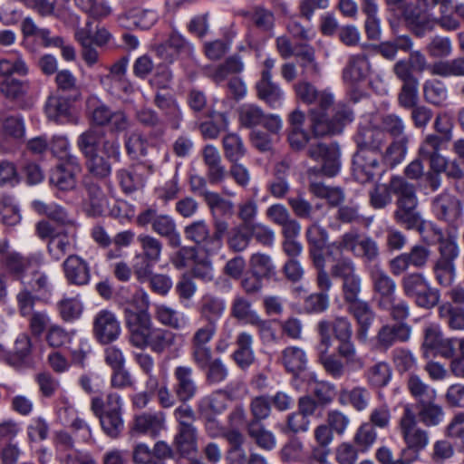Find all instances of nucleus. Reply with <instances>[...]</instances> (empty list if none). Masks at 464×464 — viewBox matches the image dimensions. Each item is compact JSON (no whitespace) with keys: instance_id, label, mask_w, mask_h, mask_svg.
<instances>
[{"instance_id":"f257e3e1","label":"nucleus","mask_w":464,"mask_h":464,"mask_svg":"<svg viewBox=\"0 0 464 464\" xmlns=\"http://www.w3.org/2000/svg\"><path fill=\"white\" fill-rule=\"evenodd\" d=\"M358 150L353 159V174L361 183L373 179L381 169L382 154L389 144L379 125L361 128L356 136Z\"/></svg>"},{"instance_id":"f03ea898","label":"nucleus","mask_w":464,"mask_h":464,"mask_svg":"<svg viewBox=\"0 0 464 464\" xmlns=\"http://www.w3.org/2000/svg\"><path fill=\"white\" fill-rule=\"evenodd\" d=\"M316 99L319 102L311 104L308 110L310 127L314 136L339 134L353 121V111L343 103L334 104V97L328 90H321Z\"/></svg>"},{"instance_id":"7ed1b4c3","label":"nucleus","mask_w":464,"mask_h":464,"mask_svg":"<svg viewBox=\"0 0 464 464\" xmlns=\"http://www.w3.org/2000/svg\"><path fill=\"white\" fill-rule=\"evenodd\" d=\"M390 188L397 197L396 209L393 214L395 221L406 229L420 227L422 218L418 211L419 200L414 185L401 177H392L390 180Z\"/></svg>"},{"instance_id":"20e7f679","label":"nucleus","mask_w":464,"mask_h":464,"mask_svg":"<svg viewBox=\"0 0 464 464\" xmlns=\"http://www.w3.org/2000/svg\"><path fill=\"white\" fill-rule=\"evenodd\" d=\"M378 125L392 138L383 150L382 165L392 169L401 164L407 154L410 139L405 133L406 123L398 114L388 113L381 117Z\"/></svg>"},{"instance_id":"39448f33","label":"nucleus","mask_w":464,"mask_h":464,"mask_svg":"<svg viewBox=\"0 0 464 464\" xmlns=\"http://www.w3.org/2000/svg\"><path fill=\"white\" fill-rule=\"evenodd\" d=\"M137 242L141 253L135 256L132 270L136 279L140 283H145L150 275V269L160 260L163 244L159 238L149 234L139 235Z\"/></svg>"},{"instance_id":"423d86ee","label":"nucleus","mask_w":464,"mask_h":464,"mask_svg":"<svg viewBox=\"0 0 464 464\" xmlns=\"http://www.w3.org/2000/svg\"><path fill=\"white\" fill-rule=\"evenodd\" d=\"M136 223L141 227L150 225L151 230L157 235L165 237L171 247L180 246V234L171 216L159 214L157 208L150 207L138 214Z\"/></svg>"},{"instance_id":"0eeeda50","label":"nucleus","mask_w":464,"mask_h":464,"mask_svg":"<svg viewBox=\"0 0 464 464\" xmlns=\"http://www.w3.org/2000/svg\"><path fill=\"white\" fill-rule=\"evenodd\" d=\"M401 287L406 296L413 298L421 308L430 309L440 301V293L430 286L421 273H411L401 279Z\"/></svg>"},{"instance_id":"6e6552de","label":"nucleus","mask_w":464,"mask_h":464,"mask_svg":"<svg viewBox=\"0 0 464 464\" xmlns=\"http://www.w3.org/2000/svg\"><path fill=\"white\" fill-rule=\"evenodd\" d=\"M400 432L406 443L407 450L418 453L429 444L430 438L427 430L418 427L416 415L410 406H405L399 422Z\"/></svg>"},{"instance_id":"1a4fd4ad","label":"nucleus","mask_w":464,"mask_h":464,"mask_svg":"<svg viewBox=\"0 0 464 464\" xmlns=\"http://www.w3.org/2000/svg\"><path fill=\"white\" fill-rule=\"evenodd\" d=\"M7 245H0V253L2 254L0 262L4 269L10 275L16 276L24 284V273L30 268H38L43 261V255L40 253L32 254L24 256L14 251H6Z\"/></svg>"},{"instance_id":"9d476101","label":"nucleus","mask_w":464,"mask_h":464,"mask_svg":"<svg viewBox=\"0 0 464 464\" xmlns=\"http://www.w3.org/2000/svg\"><path fill=\"white\" fill-rule=\"evenodd\" d=\"M81 165L76 156L66 155L51 170L49 182L59 190L68 191L76 187V177L81 172Z\"/></svg>"},{"instance_id":"9b49d317","label":"nucleus","mask_w":464,"mask_h":464,"mask_svg":"<svg viewBox=\"0 0 464 464\" xmlns=\"http://www.w3.org/2000/svg\"><path fill=\"white\" fill-rule=\"evenodd\" d=\"M123 314L130 343L136 348L143 349L146 337L154 327L150 314L134 313L130 309H124Z\"/></svg>"},{"instance_id":"f8f14e48","label":"nucleus","mask_w":464,"mask_h":464,"mask_svg":"<svg viewBox=\"0 0 464 464\" xmlns=\"http://www.w3.org/2000/svg\"><path fill=\"white\" fill-rule=\"evenodd\" d=\"M440 255L433 266V272L440 285L449 286L455 276L454 260L459 255V247L452 241L445 242L440 246Z\"/></svg>"},{"instance_id":"ddd939ff","label":"nucleus","mask_w":464,"mask_h":464,"mask_svg":"<svg viewBox=\"0 0 464 464\" xmlns=\"http://www.w3.org/2000/svg\"><path fill=\"white\" fill-rule=\"evenodd\" d=\"M317 330L321 338L322 349L328 352L332 345L331 331L337 340L353 338V324L347 316H335L332 321L323 320L317 324Z\"/></svg>"},{"instance_id":"4468645a","label":"nucleus","mask_w":464,"mask_h":464,"mask_svg":"<svg viewBox=\"0 0 464 464\" xmlns=\"http://www.w3.org/2000/svg\"><path fill=\"white\" fill-rule=\"evenodd\" d=\"M369 276L378 308L389 304L396 296V282L377 265L371 267Z\"/></svg>"},{"instance_id":"2eb2a0df","label":"nucleus","mask_w":464,"mask_h":464,"mask_svg":"<svg viewBox=\"0 0 464 464\" xmlns=\"http://www.w3.org/2000/svg\"><path fill=\"white\" fill-rule=\"evenodd\" d=\"M422 349L425 357H429L430 353L446 359L452 358L455 354L454 340L444 338L440 328L436 324L425 328Z\"/></svg>"},{"instance_id":"dca6fc26","label":"nucleus","mask_w":464,"mask_h":464,"mask_svg":"<svg viewBox=\"0 0 464 464\" xmlns=\"http://www.w3.org/2000/svg\"><path fill=\"white\" fill-rule=\"evenodd\" d=\"M93 335L102 344H109L116 341L121 332V323L114 313L101 310L93 319Z\"/></svg>"},{"instance_id":"f3484780","label":"nucleus","mask_w":464,"mask_h":464,"mask_svg":"<svg viewBox=\"0 0 464 464\" xmlns=\"http://www.w3.org/2000/svg\"><path fill=\"white\" fill-rule=\"evenodd\" d=\"M175 384L173 392L181 403L191 401L198 392V386L194 376V370L189 365H178L173 370Z\"/></svg>"},{"instance_id":"a211bd4d","label":"nucleus","mask_w":464,"mask_h":464,"mask_svg":"<svg viewBox=\"0 0 464 464\" xmlns=\"http://www.w3.org/2000/svg\"><path fill=\"white\" fill-rule=\"evenodd\" d=\"M187 240L196 244L207 256H214L217 250L211 236V228L205 220L194 221L184 227Z\"/></svg>"},{"instance_id":"6ab92c4d","label":"nucleus","mask_w":464,"mask_h":464,"mask_svg":"<svg viewBox=\"0 0 464 464\" xmlns=\"http://www.w3.org/2000/svg\"><path fill=\"white\" fill-rule=\"evenodd\" d=\"M411 333V328L406 324H384L374 338V347L377 351L386 352L398 341L407 342Z\"/></svg>"},{"instance_id":"aec40b11","label":"nucleus","mask_w":464,"mask_h":464,"mask_svg":"<svg viewBox=\"0 0 464 464\" xmlns=\"http://www.w3.org/2000/svg\"><path fill=\"white\" fill-rule=\"evenodd\" d=\"M153 102L155 106L162 112L163 117L172 130H179L183 121L182 109L175 96L169 92L163 93L158 91L155 94Z\"/></svg>"},{"instance_id":"412c9836","label":"nucleus","mask_w":464,"mask_h":464,"mask_svg":"<svg viewBox=\"0 0 464 464\" xmlns=\"http://www.w3.org/2000/svg\"><path fill=\"white\" fill-rule=\"evenodd\" d=\"M347 312L354 318L357 324L356 337L360 342H366L369 331L375 319V313L367 301H361L346 306Z\"/></svg>"},{"instance_id":"4be33fe9","label":"nucleus","mask_w":464,"mask_h":464,"mask_svg":"<svg viewBox=\"0 0 464 464\" xmlns=\"http://www.w3.org/2000/svg\"><path fill=\"white\" fill-rule=\"evenodd\" d=\"M32 352V341L28 334H20L14 343V349L7 351L0 344V360L10 366L20 368L25 362Z\"/></svg>"},{"instance_id":"5701e85b","label":"nucleus","mask_w":464,"mask_h":464,"mask_svg":"<svg viewBox=\"0 0 464 464\" xmlns=\"http://www.w3.org/2000/svg\"><path fill=\"white\" fill-rule=\"evenodd\" d=\"M63 268L67 281L75 285H84L90 281L88 263L77 255H70L63 262Z\"/></svg>"},{"instance_id":"b1692460","label":"nucleus","mask_w":464,"mask_h":464,"mask_svg":"<svg viewBox=\"0 0 464 464\" xmlns=\"http://www.w3.org/2000/svg\"><path fill=\"white\" fill-rule=\"evenodd\" d=\"M102 406L99 397L92 399L91 409L100 419L103 431L111 438H117L123 430L121 412H102Z\"/></svg>"},{"instance_id":"393cba45","label":"nucleus","mask_w":464,"mask_h":464,"mask_svg":"<svg viewBox=\"0 0 464 464\" xmlns=\"http://www.w3.org/2000/svg\"><path fill=\"white\" fill-rule=\"evenodd\" d=\"M432 210L438 218L451 221L460 215V202L454 195L444 191L433 198Z\"/></svg>"},{"instance_id":"a878e982","label":"nucleus","mask_w":464,"mask_h":464,"mask_svg":"<svg viewBox=\"0 0 464 464\" xmlns=\"http://www.w3.org/2000/svg\"><path fill=\"white\" fill-rule=\"evenodd\" d=\"M165 427V416L162 412H144L135 417L132 431L149 435L151 438L159 436Z\"/></svg>"},{"instance_id":"bb28decb","label":"nucleus","mask_w":464,"mask_h":464,"mask_svg":"<svg viewBox=\"0 0 464 464\" xmlns=\"http://www.w3.org/2000/svg\"><path fill=\"white\" fill-rule=\"evenodd\" d=\"M371 64L365 53L351 55L343 70V79L355 83L363 81L369 74Z\"/></svg>"},{"instance_id":"cd10ccee","label":"nucleus","mask_w":464,"mask_h":464,"mask_svg":"<svg viewBox=\"0 0 464 464\" xmlns=\"http://www.w3.org/2000/svg\"><path fill=\"white\" fill-rule=\"evenodd\" d=\"M252 344L253 337L250 334L242 332L237 334L236 338L237 349L231 357L241 370L248 369L255 362Z\"/></svg>"},{"instance_id":"c85d7f7f","label":"nucleus","mask_w":464,"mask_h":464,"mask_svg":"<svg viewBox=\"0 0 464 464\" xmlns=\"http://www.w3.org/2000/svg\"><path fill=\"white\" fill-rule=\"evenodd\" d=\"M422 9L406 6L402 12L403 18L417 37H423L427 33L434 29V21L422 14Z\"/></svg>"},{"instance_id":"c756f323","label":"nucleus","mask_w":464,"mask_h":464,"mask_svg":"<svg viewBox=\"0 0 464 464\" xmlns=\"http://www.w3.org/2000/svg\"><path fill=\"white\" fill-rule=\"evenodd\" d=\"M120 22L123 26L133 25L146 30L150 28L157 21L158 14L151 9L132 8L120 16Z\"/></svg>"},{"instance_id":"7c9ffc66","label":"nucleus","mask_w":464,"mask_h":464,"mask_svg":"<svg viewBox=\"0 0 464 464\" xmlns=\"http://www.w3.org/2000/svg\"><path fill=\"white\" fill-rule=\"evenodd\" d=\"M257 97L275 108L281 103L283 92L278 84L272 82V75L262 72L261 79L256 82Z\"/></svg>"},{"instance_id":"2f4dec72","label":"nucleus","mask_w":464,"mask_h":464,"mask_svg":"<svg viewBox=\"0 0 464 464\" xmlns=\"http://www.w3.org/2000/svg\"><path fill=\"white\" fill-rule=\"evenodd\" d=\"M172 444L176 452L182 458L195 455L198 450L197 429L177 430Z\"/></svg>"},{"instance_id":"473e14b6","label":"nucleus","mask_w":464,"mask_h":464,"mask_svg":"<svg viewBox=\"0 0 464 464\" xmlns=\"http://www.w3.org/2000/svg\"><path fill=\"white\" fill-rule=\"evenodd\" d=\"M295 56L300 59L299 66L304 78H318L321 75V68L315 60L314 47L309 44H300L295 47Z\"/></svg>"},{"instance_id":"72a5a7b5","label":"nucleus","mask_w":464,"mask_h":464,"mask_svg":"<svg viewBox=\"0 0 464 464\" xmlns=\"http://www.w3.org/2000/svg\"><path fill=\"white\" fill-rule=\"evenodd\" d=\"M423 99L426 102L442 107L446 104L449 92L446 84L438 79L426 80L422 86Z\"/></svg>"},{"instance_id":"f704fd0d","label":"nucleus","mask_w":464,"mask_h":464,"mask_svg":"<svg viewBox=\"0 0 464 464\" xmlns=\"http://www.w3.org/2000/svg\"><path fill=\"white\" fill-rule=\"evenodd\" d=\"M306 455L304 445L299 438L294 437L288 440L279 451L280 459L284 463H304L312 464L311 457L304 459Z\"/></svg>"},{"instance_id":"c9c22d12","label":"nucleus","mask_w":464,"mask_h":464,"mask_svg":"<svg viewBox=\"0 0 464 464\" xmlns=\"http://www.w3.org/2000/svg\"><path fill=\"white\" fill-rule=\"evenodd\" d=\"M225 309L226 303L223 299L208 295L202 298L199 314L208 324L218 325V321L223 315Z\"/></svg>"},{"instance_id":"e433bc0d","label":"nucleus","mask_w":464,"mask_h":464,"mask_svg":"<svg viewBox=\"0 0 464 464\" xmlns=\"http://www.w3.org/2000/svg\"><path fill=\"white\" fill-rule=\"evenodd\" d=\"M246 430L248 436L253 439L257 447L270 451L276 446V437L263 423L247 422Z\"/></svg>"},{"instance_id":"4c0bfd02","label":"nucleus","mask_w":464,"mask_h":464,"mask_svg":"<svg viewBox=\"0 0 464 464\" xmlns=\"http://www.w3.org/2000/svg\"><path fill=\"white\" fill-rule=\"evenodd\" d=\"M411 395L417 401V406L429 401H436L437 392L418 375L411 374L407 381Z\"/></svg>"},{"instance_id":"58836bf2","label":"nucleus","mask_w":464,"mask_h":464,"mask_svg":"<svg viewBox=\"0 0 464 464\" xmlns=\"http://www.w3.org/2000/svg\"><path fill=\"white\" fill-rule=\"evenodd\" d=\"M309 191L314 197L325 199L331 207H337L345 199V193L342 188L326 186L322 182L311 183Z\"/></svg>"},{"instance_id":"ea45409f","label":"nucleus","mask_w":464,"mask_h":464,"mask_svg":"<svg viewBox=\"0 0 464 464\" xmlns=\"http://www.w3.org/2000/svg\"><path fill=\"white\" fill-rule=\"evenodd\" d=\"M105 138V132L92 127L83 131L77 140V146L84 157L98 153V148Z\"/></svg>"},{"instance_id":"a19ab883","label":"nucleus","mask_w":464,"mask_h":464,"mask_svg":"<svg viewBox=\"0 0 464 464\" xmlns=\"http://www.w3.org/2000/svg\"><path fill=\"white\" fill-rule=\"evenodd\" d=\"M281 361L285 369L295 374L304 370L307 362L304 351L296 346H289L284 349Z\"/></svg>"},{"instance_id":"79ce46f5","label":"nucleus","mask_w":464,"mask_h":464,"mask_svg":"<svg viewBox=\"0 0 464 464\" xmlns=\"http://www.w3.org/2000/svg\"><path fill=\"white\" fill-rule=\"evenodd\" d=\"M418 417L420 422L426 427L440 425L444 418L442 406L435 403V401H429L417 406Z\"/></svg>"},{"instance_id":"37998d69","label":"nucleus","mask_w":464,"mask_h":464,"mask_svg":"<svg viewBox=\"0 0 464 464\" xmlns=\"http://www.w3.org/2000/svg\"><path fill=\"white\" fill-rule=\"evenodd\" d=\"M29 73V66L22 55L5 57L0 59V77L5 79L13 78V75L20 77Z\"/></svg>"},{"instance_id":"c03bdc74","label":"nucleus","mask_w":464,"mask_h":464,"mask_svg":"<svg viewBox=\"0 0 464 464\" xmlns=\"http://www.w3.org/2000/svg\"><path fill=\"white\" fill-rule=\"evenodd\" d=\"M45 112L50 120L57 122L68 121L71 116L70 102L59 96H51L45 104Z\"/></svg>"},{"instance_id":"a18cd8bd","label":"nucleus","mask_w":464,"mask_h":464,"mask_svg":"<svg viewBox=\"0 0 464 464\" xmlns=\"http://www.w3.org/2000/svg\"><path fill=\"white\" fill-rule=\"evenodd\" d=\"M237 113L239 125L246 129L261 125L265 119L264 111L253 103L242 104L237 109Z\"/></svg>"},{"instance_id":"49530a36","label":"nucleus","mask_w":464,"mask_h":464,"mask_svg":"<svg viewBox=\"0 0 464 464\" xmlns=\"http://www.w3.org/2000/svg\"><path fill=\"white\" fill-rule=\"evenodd\" d=\"M222 148L226 159L230 163L239 161L246 152L241 137L236 133H227L223 137Z\"/></svg>"},{"instance_id":"de8ad7c7","label":"nucleus","mask_w":464,"mask_h":464,"mask_svg":"<svg viewBox=\"0 0 464 464\" xmlns=\"http://www.w3.org/2000/svg\"><path fill=\"white\" fill-rule=\"evenodd\" d=\"M57 311L63 321L72 323L78 320L83 311V305L78 297H63L56 304Z\"/></svg>"},{"instance_id":"09e8293b","label":"nucleus","mask_w":464,"mask_h":464,"mask_svg":"<svg viewBox=\"0 0 464 464\" xmlns=\"http://www.w3.org/2000/svg\"><path fill=\"white\" fill-rule=\"evenodd\" d=\"M173 341L174 335L172 333L153 327L148 337H146L143 348L150 347L153 352L161 353L172 345Z\"/></svg>"},{"instance_id":"8fccbe9b","label":"nucleus","mask_w":464,"mask_h":464,"mask_svg":"<svg viewBox=\"0 0 464 464\" xmlns=\"http://www.w3.org/2000/svg\"><path fill=\"white\" fill-rule=\"evenodd\" d=\"M30 90V82L16 78L4 79L0 83V92L12 101L23 99Z\"/></svg>"},{"instance_id":"3c124183","label":"nucleus","mask_w":464,"mask_h":464,"mask_svg":"<svg viewBox=\"0 0 464 464\" xmlns=\"http://www.w3.org/2000/svg\"><path fill=\"white\" fill-rule=\"evenodd\" d=\"M365 377L370 385L375 388H382L390 382L392 369L387 362H378L367 369Z\"/></svg>"},{"instance_id":"603ef678","label":"nucleus","mask_w":464,"mask_h":464,"mask_svg":"<svg viewBox=\"0 0 464 464\" xmlns=\"http://www.w3.org/2000/svg\"><path fill=\"white\" fill-rule=\"evenodd\" d=\"M243 63L238 57L232 56L226 60L223 64L208 70V75L216 83L224 82L229 74L238 73L243 70Z\"/></svg>"},{"instance_id":"864d4df0","label":"nucleus","mask_w":464,"mask_h":464,"mask_svg":"<svg viewBox=\"0 0 464 464\" xmlns=\"http://www.w3.org/2000/svg\"><path fill=\"white\" fill-rule=\"evenodd\" d=\"M430 70L432 75L440 77H464V58L437 62L430 66Z\"/></svg>"},{"instance_id":"5fc2aeb1","label":"nucleus","mask_w":464,"mask_h":464,"mask_svg":"<svg viewBox=\"0 0 464 464\" xmlns=\"http://www.w3.org/2000/svg\"><path fill=\"white\" fill-rule=\"evenodd\" d=\"M231 316L245 324H251L259 315L252 309L249 300L236 296L231 304Z\"/></svg>"},{"instance_id":"6e6d98bb","label":"nucleus","mask_w":464,"mask_h":464,"mask_svg":"<svg viewBox=\"0 0 464 464\" xmlns=\"http://www.w3.org/2000/svg\"><path fill=\"white\" fill-rule=\"evenodd\" d=\"M155 314L159 322L173 329L180 330L187 325L186 317L167 305H157Z\"/></svg>"},{"instance_id":"4d7b16f0","label":"nucleus","mask_w":464,"mask_h":464,"mask_svg":"<svg viewBox=\"0 0 464 464\" xmlns=\"http://www.w3.org/2000/svg\"><path fill=\"white\" fill-rule=\"evenodd\" d=\"M205 202L209 208L213 218L215 216L231 217L234 213L233 202L222 198L217 192L206 193Z\"/></svg>"},{"instance_id":"13d9d810","label":"nucleus","mask_w":464,"mask_h":464,"mask_svg":"<svg viewBox=\"0 0 464 464\" xmlns=\"http://www.w3.org/2000/svg\"><path fill=\"white\" fill-rule=\"evenodd\" d=\"M251 241L250 232L245 226L234 227L227 235V244L233 252H242L247 248Z\"/></svg>"},{"instance_id":"bf43d9fd","label":"nucleus","mask_w":464,"mask_h":464,"mask_svg":"<svg viewBox=\"0 0 464 464\" xmlns=\"http://www.w3.org/2000/svg\"><path fill=\"white\" fill-rule=\"evenodd\" d=\"M228 119L225 113H218L214 121L200 123L199 130L206 140H215L219 133L228 128Z\"/></svg>"},{"instance_id":"052dcab7","label":"nucleus","mask_w":464,"mask_h":464,"mask_svg":"<svg viewBox=\"0 0 464 464\" xmlns=\"http://www.w3.org/2000/svg\"><path fill=\"white\" fill-rule=\"evenodd\" d=\"M148 140L139 132L130 133L125 140V148L129 156L132 159H141L148 154Z\"/></svg>"},{"instance_id":"680f3d73","label":"nucleus","mask_w":464,"mask_h":464,"mask_svg":"<svg viewBox=\"0 0 464 464\" xmlns=\"http://www.w3.org/2000/svg\"><path fill=\"white\" fill-rule=\"evenodd\" d=\"M249 264L253 273L261 277H271L276 274V267L268 255L262 253L253 254Z\"/></svg>"},{"instance_id":"e2e57ef3","label":"nucleus","mask_w":464,"mask_h":464,"mask_svg":"<svg viewBox=\"0 0 464 464\" xmlns=\"http://www.w3.org/2000/svg\"><path fill=\"white\" fill-rule=\"evenodd\" d=\"M361 292L362 278L358 274L342 282L343 299L346 304V306L357 302L363 301L359 297Z\"/></svg>"},{"instance_id":"0e129e2a","label":"nucleus","mask_w":464,"mask_h":464,"mask_svg":"<svg viewBox=\"0 0 464 464\" xmlns=\"http://www.w3.org/2000/svg\"><path fill=\"white\" fill-rule=\"evenodd\" d=\"M309 248L324 249L328 240V232L319 221L312 222L305 230Z\"/></svg>"},{"instance_id":"69168bd1","label":"nucleus","mask_w":464,"mask_h":464,"mask_svg":"<svg viewBox=\"0 0 464 464\" xmlns=\"http://www.w3.org/2000/svg\"><path fill=\"white\" fill-rule=\"evenodd\" d=\"M392 193L390 185H375L369 191V203L374 209H383L389 206L392 201Z\"/></svg>"},{"instance_id":"338daca9","label":"nucleus","mask_w":464,"mask_h":464,"mask_svg":"<svg viewBox=\"0 0 464 464\" xmlns=\"http://www.w3.org/2000/svg\"><path fill=\"white\" fill-rule=\"evenodd\" d=\"M354 256L362 259L365 262L372 263L379 259L380 249L377 242L371 237H362Z\"/></svg>"},{"instance_id":"774afa93","label":"nucleus","mask_w":464,"mask_h":464,"mask_svg":"<svg viewBox=\"0 0 464 464\" xmlns=\"http://www.w3.org/2000/svg\"><path fill=\"white\" fill-rule=\"evenodd\" d=\"M440 315L444 318L453 330L464 329V309L445 304L440 307Z\"/></svg>"}]
</instances>
